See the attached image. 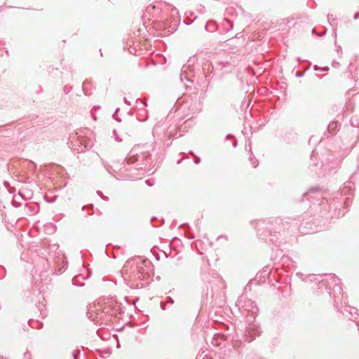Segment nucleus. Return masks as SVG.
Here are the masks:
<instances>
[{"instance_id": "obj_22", "label": "nucleus", "mask_w": 359, "mask_h": 359, "mask_svg": "<svg viewBox=\"0 0 359 359\" xmlns=\"http://www.w3.org/2000/svg\"><path fill=\"white\" fill-rule=\"evenodd\" d=\"M346 189V186H345V187H344V188H343V189H342V191H342V192H344Z\"/></svg>"}, {"instance_id": "obj_5", "label": "nucleus", "mask_w": 359, "mask_h": 359, "mask_svg": "<svg viewBox=\"0 0 359 359\" xmlns=\"http://www.w3.org/2000/svg\"><path fill=\"white\" fill-rule=\"evenodd\" d=\"M245 303L248 304L243 305V307L249 313L250 317L255 319V316L258 311L257 307L250 300H248Z\"/></svg>"}, {"instance_id": "obj_4", "label": "nucleus", "mask_w": 359, "mask_h": 359, "mask_svg": "<svg viewBox=\"0 0 359 359\" xmlns=\"http://www.w3.org/2000/svg\"><path fill=\"white\" fill-rule=\"evenodd\" d=\"M261 333L260 327L255 323L249 324L245 332L244 338L248 342L253 341Z\"/></svg>"}, {"instance_id": "obj_9", "label": "nucleus", "mask_w": 359, "mask_h": 359, "mask_svg": "<svg viewBox=\"0 0 359 359\" xmlns=\"http://www.w3.org/2000/svg\"><path fill=\"white\" fill-rule=\"evenodd\" d=\"M327 20L330 22V24L334 27L335 25L334 24V20H335V18H333V15H327Z\"/></svg>"}, {"instance_id": "obj_7", "label": "nucleus", "mask_w": 359, "mask_h": 359, "mask_svg": "<svg viewBox=\"0 0 359 359\" xmlns=\"http://www.w3.org/2000/svg\"><path fill=\"white\" fill-rule=\"evenodd\" d=\"M337 128H338V123L337 122H332L328 126V130L331 133H334L335 130H337Z\"/></svg>"}, {"instance_id": "obj_14", "label": "nucleus", "mask_w": 359, "mask_h": 359, "mask_svg": "<svg viewBox=\"0 0 359 359\" xmlns=\"http://www.w3.org/2000/svg\"><path fill=\"white\" fill-rule=\"evenodd\" d=\"M119 110V109H116L115 113L113 114V117L114 118L116 119L118 121H121L120 119H118L116 116H117V112Z\"/></svg>"}, {"instance_id": "obj_3", "label": "nucleus", "mask_w": 359, "mask_h": 359, "mask_svg": "<svg viewBox=\"0 0 359 359\" xmlns=\"http://www.w3.org/2000/svg\"><path fill=\"white\" fill-rule=\"evenodd\" d=\"M115 302L111 299L100 300L97 303H95L94 307L96 311L102 310L100 313H96L95 316L92 313L91 311V320L95 321V323H98L103 318L104 314L109 313L111 308L114 306Z\"/></svg>"}, {"instance_id": "obj_20", "label": "nucleus", "mask_w": 359, "mask_h": 359, "mask_svg": "<svg viewBox=\"0 0 359 359\" xmlns=\"http://www.w3.org/2000/svg\"><path fill=\"white\" fill-rule=\"evenodd\" d=\"M145 182H146L149 186H151V185H152V184H151V183L149 182V180L145 181Z\"/></svg>"}, {"instance_id": "obj_1", "label": "nucleus", "mask_w": 359, "mask_h": 359, "mask_svg": "<svg viewBox=\"0 0 359 359\" xmlns=\"http://www.w3.org/2000/svg\"><path fill=\"white\" fill-rule=\"evenodd\" d=\"M151 267V264L149 260L132 259L124 265L123 273L127 274L131 281L147 280L150 276Z\"/></svg>"}, {"instance_id": "obj_6", "label": "nucleus", "mask_w": 359, "mask_h": 359, "mask_svg": "<svg viewBox=\"0 0 359 359\" xmlns=\"http://www.w3.org/2000/svg\"><path fill=\"white\" fill-rule=\"evenodd\" d=\"M196 359H212V358L210 353H206V351H202L198 353Z\"/></svg>"}, {"instance_id": "obj_27", "label": "nucleus", "mask_w": 359, "mask_h": 359, "mask_svg": "<svg viewBox=\"0 0 359 359\" xmlns=\"http://www.w3.org/2000/svg\"><path fill=\"white\" fill-rule=\"evenodd\" d=\"M180 77H181V80L182 81L183 80L182 74H181Z\"/></svg>"}, {"instance_id": "obj_23", "label": "nucleus", "mask_w": 359, "mask_h": 359, "mask_svg": "<svg viewBox=\"0 0 359 359\" xmlns=\"http://www.w3.org/2000/svg\"><path fill=\"white\" fill-rule=\"evenodd\" d=\"M161 308L162 309H165L164 304L163 303H161Z\"/></svg>"}, {"instance_id": "obj_12", "label": "nucleus", "mask_w": 359, "mask_h": 359, "mask_svg": "<svg viewBox=\"0 0 359 359\" xmlns=\"http://www.w3.org/2000/svg\"><path fill=\"white\" fill-rule=\"evenodd\" d=\"M113 133H114L115 140L118 142H121L122 140L121 138H119V137L118 136L116 130H114Z\"/></svg>"}, {"instance_id": "obj_13", "label": "nucleus", "mask_w": 359, "mask_h": 359, "mask_svg": "<svg viewBox=\"0 0 359 359\" xmlns=\"http://www.w3.org/2000/svg\"><path fill=\"white\" fill-rule=\"evenodd\" d=\"M250 161L251 164L252 165V166L254 168H256L257 166L258 163H257V161L256 160L253 159L252 158H250Z\"/></svg>"}, {"instance_id": "obj_24", "label": "nucleus", "mask_w": 359, "mask_h": 359, "mask_svg": "<svg viewBox=\"0 0 359 359\" xmlns=\"http://www.w3.org/2000/svg\"><path fill=\"white\" fill-rule=\"evenodd\" d=\"M236 142H234V143H233V147H236Z\"/></svg>"}, {"instance_id": "obj_18", "label": "nucleus", "mask_w": 359, "mask_h": 359, "mask_svg": "<svg viewBox=\"0 0 359 359\" xmlns=\"http://www.w3.org/2000/svg\"><path fill=\"white\" fill-rule=\"evenodd\" d=\"M355 88L354 90H353V91H358V92H359V86H358L357 85H355Z\"/></svg>"}, {"instance_id": "obj_11", "label": "nucleus", "mask_w": 359, "mask_h": 359, "mask_svg": "<svg viewBox=\"0 0 359 359\" xmlns=\"http://www.w3.org/2000/svg\"><path fill=\"white\" fill-rule=\"evenodd\" d=\"M314 69L316 71H328L329 68L327 67H323V68H321L317 65H315L314 66Z\"/></svg>"}, {"instance_id": "obj_26", "label": "nucleus", "mask_w": 359, "mask_h": 359, "mask_svg": "<svg viewBox=\"0 0 359 359\" xmlns=\"http://www.w3.org/2000/svg\"><path fill=\"white\" fill-rule=\"evenodd\" d=\"M313 33H316L315 29L312 30Z\"/></svg>"}, {"instance_id": "obj_10", "label": "nucleus", "mask_w": 359, "mask_h": 359, "mask_svg": "<svg viewBox=\"0 0 359 359\" xmlns=\"http://www.w3.org/2000/svg\"><path fill=\"white\" fill-rule=\"evenodd\" d=\"M226 22L228 24V28H226L227 31L233 29V22L227 19H225Z\"/></svg>"}, {"instance_id": "obj_25", "label": "nucleus", "mask_w": 359, "mask_h": 359, "mask_svg": "<svg viewBox=\"0 0 359 359\" xmlns=\"http://www.w3.org/2000/svg\"><path fill=\"white\" fill-rule=\"evenodd\" d=\"M90 207H91V210H93V204L90 205Z\"/></svg>"}, {"instance_id": "obj_21", "label": "nucleus", "mask_w": 359, "mask_h": 359, "mask_svg": "<svg viewBox=\"0 0 359 359\" xmlns=\"http://www.w3.org/2000/svg\"><path fill=\"white\" fill-rule=\"evenodd\" d=\"M168 302L170 304H173V300L171 298H169Z\"/></svg>"}, {"instance_id": "obj_2", "label": "nucleus", "mask_w": 359, "mask_h": 359, "mask_svg": "<svg viewBox=\"0 0 359 359\" xmlns=\"http://www.w3.org/2000/svg\"><path fill=\"white\" fill-rule=\"evenodd\" d=\"M140 147H134L129 156L126 159L128 165L136 163L135 168L137 170H147L150 163V154L147 151L139 152Z\"/></svg>"}, {"instance_id": "obj_15", "label": "nucleus", "mask_w": 359, "mask_h": 359, "mask_svg": "<svg viewBox=\"0 0 359 359\" xmlns=\"http://www.w3.org/2000/svg\"><path fill=\"white\" fill-rule=\"evenodd\" d=\"M357 311H358L357 309L352 308L351 311H350V313H351V314H353V313L357 314Z\"/></svg>"}, {"instance_id": "obj_8", "label": "nucleus", "mask_w": 359, "mask_h": 359, "mask_svg": "<svg viewBox=\"0 0 359 359\" xmlns=\"http://www.w3.org/2000/svg\"><path fill=\"white\" fill-rule=\"evenodd\" d=\"M215 24L213 22H209L205 25V29L209 32H212L215 29Z\"/></svg>"}, {"instance_id": "obj_19", "label": "nucleus", "mask_w": 359, "mask_h": 359, "mask_svg": "<svg viewBox=\"0 0 359 359\" xmlns=\"http://www.w3.org/2000/svg\"><path fill=\"white\" fill-rule=\"evenodd\" d=\"M358 18H359V13H356L354 15L355 19H357Z\"/></svg>"}, {"instance_id": "obj_16", "label": "nucleus", "mask_w": 359, "mask_h": 359, "mask_svg": "<svg viewBox=\"0 0 359 359\" xmlns=\"http://www.w3.org/2000/svg\"><path fill=\"white\" fill-rule=\"evenodd\" d=\"M195 161L196 164H198L200 163V161H201V159H200L199 157H195V161Z\"/></svg>"}, {"instance_id": "obj_17", "label": "nucleus", "mask_w": 359, "mask_h": 359, "mask_svg": "<svg viewBox=\"0 0 359 359\" xmlns=\"http://www.w3.org/2000/svg\"><path fill=\"white\" fill-rule=\"evenodd\" d=\"M97 194L98 195H100L101 198H104V199L107 200V197H105V196H104L101 195V192H100V191H97Z\"/></svg>"}]
</instances>
